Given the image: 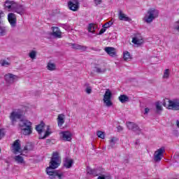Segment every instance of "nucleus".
Listing matches in <instances>:
<instances>
[{
  "label": "nucleus",
  "instance_id": "f257e3e1",
  "mask_svg": "<svg viewBox=\"0 0 179 179\" xmlns=\"http://www.w3.org/2000/svg\"><path fill=\"white\" fill-rule=\"evenodd\" d=\"M24 112L21 109H15L10 115V120L12 124L17 122L20 120L19 127L21 129V133L22 135H31L33 134V127H31V122L22 119Z\"/></svg>",
  "mask_w": 179,
  "mask_h": 179
},
{
  "label": "nucleus",
  "instance_id": "f03ea898",
  "mask_svg": "<svg viewBox=\"0 0 179 179\" xmlns=\"http://www.w3.org/2000/svg\"><path fill=\"white\" fill-rule=\"evenodd\" d=\"M59 166V155L58 152H53L50 166L46 169V173L50 179H64L65 176L59 170H55Z\"/></svg>",
  "mask_w": 179,
  "mask_h": 179
},
{
  "label": "nucleus",
  "instance_id": "7ed1b4c3",
  "mask_svg": "<svg viewBox=\"0 0 179 179\" xmlns=\"http://www.w3.org/2000/svg\"><path fill=\"white\" fill-rule=\"evenodd\" d=\"M4 6L8 9V12H15V13L20 15V16H23L24 12H26V7H24V6L19 4L13 1H6Z\"/></svg>",
  "mask_w": 179,
  "mask_h": 179
},
{
  "label": "nucleus",
  "instance_id": "20e7f679",
  "mask_svg": "<svg viewBox=\"0 0 179 179\" xmlns=\"http://www.w3.org/2000/svg\"><path fill=\"white\" fill-rule=\"evenodd\" d=\"M163 106L168 108V110H174L178 111L179 110V99H173V101L165 99H164Z\"/></svg>",
  "mask_w": 179,
  "mask_h": 179
},
{
  "label": "nucleus",
  "instance_id": "39448f33",
  "mask_svg": "<svg viewBox=\"0 0 179 179\" xmlns=\"http://www.w3.org/2000/svg\"><path fill=\"white\" fill-rule=\"evenodd\" d=\"M159 16V11L156 10L155 8H150L145 16L143 17L144 22L145 23H152L156 17H158Z\"/></svg>",
  "mask_w": 179,
  "mask_h": 179
},
{
  "label": "nucleus",
  "instance_id": "423d86ee",
  "mask_svg": "<svg viewBox=\"0 0 179 179\" xmlns=\"http://www.w3.org/2000/svg\"><path fill=\"white\" fill-rule=\"evenodd\" d=\"M45 127V124L44 122H41L40 124H38L36 127V130L39 134V139H45V138H48L50 135L51 134V132H50V126H47V131L45 132V134L43 136L41 134L44 132V127Z\"/></svg>",
  "mask_w": 179,
  "mask_h": 179
},
{
  "label": "nucleus",
  "instance_id": "0eeeda50",
  "mask_svg": "<svg viewBox=\"0 0 179 179\" xmlns=\"http://www.w3.org/2000/svg\"><path fill=\"white\" fill-rule=\"evenodd\" d=\"M113 97V93L110 89H106V92L103 95V103L106 107H111L113 106V102L111 101V98Z\"/></svg>",
  "mask_w": 179,
  "mask_h": 179
},
{
  "label": "nucleus",
  "instance_id": "6e6552de",
  "mask_svg": "<svg viewBox=\"0 0 179 179\" xmlns=\"http://www.w3.org/2000/svg\"><path fill=\"white\" fill-rule=\"evenodd\" d=\"M164 152H166L164 147L160 148L155 152L153 160L155 163H159L162 161Z\"/></svg>",
  "mask_w": 179,
  "mask_h": 179
},
{
  "label": "nucleus",
  "instance_id": "1a4fd4ad",
  "mask_svg": "<svg viewBox=\"0 0 179 179\" xmlns=\"http://www.w3.org/2000/svg\"><path fill=\"white\" fill-rule=\"evenodd\" d=\"M19 76L8 73L4 76V80H6V83H9L12 85V83H15V81L18 80Z\"/></svg>",
  "mask_w": 179,
  "mask_h": 179
},
{
  "label": "nucleus",
  "instance_id": "9d476101",
  "mask_svg": "<svg viewBox=\"0 0 179 179\" xmlns=\"http://www.w3.org/2000/svg\"><path fill=\"white\" fill-rule=\"evenodd\" d=\"M68 6L70 10L76 12L79 9V1L78 0H71L69 1Z\"/></svg>",
  "mask_w": 179,
  "mask_h": 179
},
{
  "label": "nucleus",
  "instance_id": "9b49d317",
  "mask_svg": "<svg viewBox=\"0 0 179 179\" xmlns=\"http://www.w3.org/2000/svg\"><path fill=\"white\" fill-rule=\"evenodd\" d=\"M8 20L11 26V27H15L17 22V18L16 15L13 13H10L8 15Z\"/></svg>",
  "mask_w": 179,
  "mask_h": 179
},
{
  "label": "nucleus",
  "instance_id": "f8f14e48",
  "mask_svg": "<svg viewBox=\"0 0 179 179\" xmlns=\"http://www.w3.org/2000/svg\"><path fill=\"white\" fill-rule=\"evenodd\" d=\"M127 127L130 131H134V132H137L138 134L141 132V128H139V126L134 122H127Z\"/></svg>",
  "mask_w": 179,
  "mask_h": 179
},
{
  "label": "nucleus",
  "instance_id": "ddd939ff",
  "mask_svg": "<svg viewBox=\"0 0 179 179\" xmlns=\"http://www.w3.org/2000/svg\"><path fill=\"white\" fill-rule=\"evenodd\" d=\"M133 44H136L137 45H141L143 44V38L141 36V34L136 35L133 38L132 41Z\"/></svg>",
  "mask_w": 179,
  "mask_h": 179
},
{
  "label": "nucleus",
  "instance_id": "4468645a",
  "mask_svg": "<svg viewBox=\"0 0 179 179\" xmlns=\"http://www.w3.org/2000/svg\"><path fill=\"white\" fill-rule=\"evenodd\" d=\"M104 51H106L108 55H110V57H115L117 55V51L115 50V48L106 47L104 48Z\"/></svg>",
  "mask_w": 179,
  "mask_h": 179
},
{
  "label": "nucleus",
  "instance_id": "2eb2a0df",
  "mask_svg": "<svg viewBox=\"0 0 179 179\" xmlns=\"http://www.w3.org/2000/svg\"><path fill=\"white\" fill-rule=\"evenodd\" d=\"M62 136L63 141H66L67 142H71V141H72V134L69 131H62Z\"/></svg>",
  "mask_w": 179,
  "mask_h": 179
},
{
  "label": "nucleus",
  "instance_id": "dca6fc26",
  "mask_svg": "<svg viewBox=\"0 0 179 179\" xmlns=\"http://www.w3.org/2000/svg\"><path fill=\"white\" fill-rule=\"evenodd\" d=\"M13 152L16 154L17 152H20V140H16L13 144Z\"/></svg>",
  "mask_w": 179,
  "mask_h": 179
},
{
  "label": "nucleus",
  "instance_id": "f3484780",
  "mask_svg": "<svg viewBox=\"0 0 179 179\" xmlns=\"http://www.w3.org/2000/svg\"><path fill=\"white\" fill-rule=\"evenodd\" d=\"M52 34L54 37H56L57 38H61L62 32H61V30H59V28H58L57 27H52Z\"/></svg>",
  "mask_w": 179,
  "mask_h": 179
},
{
  "label": "nucleus",
  "instance_id": "a211bd4d",
  "mask_svg": "<svg viewBox=\"0 0 179 179\" xmlns=\"http://www.w3.org/2000/svg\"><path fill=\"white\" fill-rule=\"evenodd\" d=\"M1 15H3V13H0V36H6V28L3 26V23L1 20Z\"/></svg>",
  "mask_w": 179,
  "mask_h": 179
},
{
  "label": "nucleus",
  "instance_id": "6ab92c4d",
  "mask_svg": "<svg viewBox=\"0 0 179 179\" xmlns=\"http://www.w3.org/2000/svg\"><path fill=\"white\" fill-rule=\"evenodd\" d=\"M70 45H71L72 48L74 50H80L81 51H86V50H87V47L76 43H70Z\"/></svg>",
  "mask_w": 179,
  "mask_h": 179
},
{
  "label": "nucleus",
  "instance_id": "aec40b11",
  "mask_svg": "<svg viewBox=\"0 0 179 179\" xmlns=\"http://www.w3.org/2000/svg\"><path fill=\"white\" fill-rule=\"evenodd\" d=\"M65 122V115L59 114L57 116V124L59 127H62Z\"/></svg>",
  "mask_w": 179,
  "mask_h": 179
},
{
  "label": "nucleus",
  "instance_id": "412c9836",
  "mask_svg": "<svg viewBox=\"0 0 179 179\" xmlns=\"http://www.w3.org/2000/svg\"><path fill=\"white\" fill-rule=\"evenodd\" d=\"M106 71H107L106 66H96L94 69V72H96V73H104Z\"/></svg>",
  "mask_w": 179,
  "mask_h": 179
},
{
  "label": "nucleus",
  "instance_id": "4be33fe9",
  "mask_svg": "<svg viewBox=\"0 0 179 179\" xmlns=\"http://www.w3.org/2000/svg\"><path fill=\"white\" fill-rule=\"evenodd\" d=\"M87 173L90 174V176H94V177H97V176L99 174L98 170L92 169L90 167H87Z\"/></svg>",
  "mask_w": 179,
  "mask_h": 179
},
{
  "label": "nucleus",
  "instance_id": "5701e85b",
  "mask_svg": "<svg viewBox=\"0 0 179 179\" xmlns=\"http://www.w3.org/2000/svg\"><path fill=\"white\" fill-rule=\"evenodd\" d=\"M119 19L120 20H124V22H129L131 21V18L127 16L122 10L119 11Z\"/></svg>",
  "mask_w": 179,
  "mask_h": 179
},
{
  "label": "nucleus",
  "instance_id": "b1692460",
  "mask_svg": "<svg viewBox=\"0 0 179 179\" xmlns=\"http://www.w3.org/2000/svg\"><path fill=\"white\" fill-rule=\"evenodd\" d=\"M118 100L120 101V103L124 104V103H127L128 101H129V96H128L125 94H121L118 97Z\"/></svg>",
  "mask_w": 179,
  "mask_h": 179
},
{
  "label": "nucleus",
  "instance_id": "393cba45",
  "mask_svg": "<svg viewBox=\"0 0 179 179\" xmlns=\"http://www.w3.org/2000/svg\"><path fill=\"white\" fill-rule=\"evenodd\" d=\"M123 58L124 61H127L128 62L132 59V56H131V53H129V52L124 51L123 52Z\"/></svg>",
  "mask_w": 179,
  "mask_h": 179
},
{
  "label": "nucleus",
  "instance_id": "a878e982",
  "mask_svg": "<svg viewBox=\"0 0 179 179\" xmlns=\"http://www.w3.org/2000/svg\"><path fill=\"white\" fill-rule=\"evenodd\" d=\"M72 164H73V160L69 159H66L65 162L64 164V167L66 169H71L72 167Z\"/></svg>",
  "mask_w": 179,
  "mask_h": 179
},
{
  "label": "nucleus",
  "instance_id": "bb28decb",
  "mask_svg": "<svg viewBox=\"0 0 179 179\" xmlns=\"http://www.w3.org/2000/svg\"><path fill=\"white\" fill-rule=\"evenodd\" d=\"M155 107L157 114H160L162 111H163V107L162 106V103H160L159 101L156 102Z\"/></svg>",
  "mask_w": 179,
  "mask_h": 179
},
{
  "label": "nucleus",
  "instance_id": "cd10ccee",
  "mask_svg": "<svg viewBox=\"0 0 179 179\" xmlns=\"http://www.w3.org/2000/svg\"><path fill=\"white\" fill-rule=\"evenodd\" d=\"M47 69L48 71H55L57 69V66L55 65V64L49 62L47 65Z\"/></svg>",
  "mask_w": 179,
  "mask_h": 179
},
{
  "label": "nucleus",
  "instance_id": "c85d7f7f",
  "mask_svg": "<svg viewBox=\"0 0 179 179\" xmlns=\"http://www.w3.org/2000/svg\"><path fill=\"white\" fill-rule=\"evenodd\" d=\"M14 160L17 162V163L20 164H23L24 163V159H23V157L20 155H16L14 157Z\"/></svg>",
  "mask_w": 179,
  "mask_h": 179
},
{
  "label": "nucleus",
  "instance_id": "c756f323",
  "mask_svg": "<svg viewBox=\"0 0 179 179\" xmlns=\"http://www.w3.org/2000/svg\"><path fill=\"white\" fill-rule=\"evenodd\" d=\"M117 141V138L115 137H113L110 141H109V146L108 149H113L114 146H115V142Z\"/></svg>",
  "mask_w": 179,
  "mask_h": 179
},
{
  "label": "nucleus",
  "instance_id": "7c9ffc66",
  "mask_svg": "<svg viewBox=\"0 0 179 179\" xmlns=\"http://www.w3.org/2000/svg\"><path fill=\"white\" fill-rule=\"evenodd\" d=\"M162 78L164 79H169L170 78V69H166L164 70Z\"/></svg>",
  "mask_w": 179,
  "mask_h": 179
},
{
  "label": "nucleus",
  "instance_id": "2f4dec72",
  "mask_svg": "<svg viewBox=\"0 0 179 179\" xmlns=\"http://www.w3.org/2000/svg\"><path fill=\"white\" fill-rule=\"evenodd\" d=\"M29 58L31 59H36V57H37V52L36 50H32L29 54Z\"/></svg>",
  "mask_w": 179,
  "mask_h": 179
},
{
  "label": "nucleus",
  "instance_id": "473e14b6",
  "mask_svg": "<svg viewBox=\"0 0 179 179\" xmlns=\"http://www.w3.org/2000/svg\"><path fill=\"white\" fill-rule=\"evenodd\" d=\"M24 150H33V144H31V143H27L24 148Z\"/></svg>",
  "mask_w": 179,
  "mask_h": 179
},
{
  "label": "nucleus",
  "instance_id": "72a5a7b5",
  "mask_svg": "<svg viewBox=\"0 0 179 179\" xmlns=\"http://www.w3.org/2000/svg\"><path fill=\"white\" fill-rule=\"evenodd\" d=\"M94 29H96V26L93 24H90L88 27V31H90V33H94Z\"/></svg>",
  "mask_w": 179,
  "mask_h": 179
},
{
  "label": "nucleus",
  "instance_id": "f704fd0d",
  "mask_svg": "<svg viewBox=\"0 0 179 179\" xmlns=\"http://www.w3.org/2000/svg\"><path fill=\"white\" fill-rule=\"evenodd\" d=\"M110 26H113V22L109 21L106 23H105L102 27H103V29H108V27H110Z\"/></svg>",
  "mask_w": 179,
  "mask_h": 179
},
{
  "label": "nucleus",
  "instance_id": "c9c22d12",
  "mask_svg": "<svg viewBox=\"0 0 179 179\" xmlns=\"http://www.w3.org/2000/svg\"><path fill=\"white\" fill-rule=\"evenodd\" d=\"M96 135L98 136V138H101V139H104V132L101 131H98L96 132Z\"/></svg>",
  "mask_w": 179,
  "mask_h": 179
},
{
  "label": "nucleus",
  "instance_id": "e433bc0d",
  "mask_svg": "<svg viewBox=\"0 0 179 179\" xmlns=\"http://www.w3.org/2000/svg\"><path fill=\"white\" fill-rule=\"evenodd\" d=\"M10 65V63L8 62H6V60H3L1 62V66H8Z\"/></svg>",
  "mask_w": 179,
  "mask_h": 179
},
{
  "label": "nucleus",
  "instance_id": "4c0bfd02",
  "mask_svg": "<svg viewBox=\"0 0 179 179\" xmlns=\"http://www.w3.org/2000/svg\"><path fill=\"white\" fill-rule=\"evenodd\" d=\"M85 92L87 93V94H90V93H92V87H87L85 90Z\"/></svg>",
  "mask_w": 179,
  "mask_h": 179
},
{
  "label": "nucleus",
  "instance_id": "58836bf2",
  "mask_svg": "<svg viewBox=\"0 0 179 179\" xmlns=\"http://www.w3.org/2000/svg\"><path fill=\"white\" fill-rule=\"evenodd\" d=\"M5 136V133L3 132V129H0V139H2Z\"/></svg>",
  "mask_w": 179,
  "mask_h": 179
},
{
  "label": "nucleus",
  "instance_id": "ea45409f",
  "mask_svg": "<svg viewBox=\"0 0 179 179\" xmlns=\"http://www.w3.org/2000/svg\"><path fill=\"white\" fill-rule=\"evenodd\" d=\"M97 179H111L110 176H99Z\"/></svg>",
  "mask_w": 179,
  "mask_h": 179
},
{
  "label": "nucleus",
  "instance_id": "a19ab883",
  "mask_svg": "<svg viewBox=\"0 0 179 179\" xmlns=\"http://www.w3.org/2000/svg\"><path fill=\"white\" fill-rule=\"evenodd\" d=\"M106 28L103 27V28L99 31V35L103 34L106 31Z\"/></svg>",
  "mask_w": 179,
  "mask_h": 179
},
{
  "label": "nucleus",
  "instance_id": "79ce46f5",
  "mask_svg": "<svg viewBox=\"0 0 179 179\" xmlns=\"http://www.w3.org/2000/svg\"><path fill=\"white\" fill-rule=\"evenodd\" d=\"M96 5H100L101 3V0H94Z\"/></svg>",
  "mask_w": 179,
  "mask_h": 179
},
{
  "label": "nucleus",
  "instance_id": "37998d69",
  "mask_svg": "<svg viewBox=\"0 0 179 179\" xmlns=\"http://www.w3.org/2000/svg\"><path fill=\"white\" fill-rule=\"evenodd\" d=\"M149 111H150V109H149V108H145L144 114H148Z\"/></svg>",
  "mask_w": 179,
  "mask_h": 179
},
{
  "label": "nucleus",
  "instance_id": "c03bdc74",
  "mask_svg": "<svg viewBox=\"0 0 179 179\" xmlns=\"http://www.w3.org/2000/svg\"><path fill=\"white\" fill-rule=\"evenodd\" d=\"M122 127H121V126H118L117 127V131H122Z\"/></svg>",
  "mask_w": 179,
  "mask_h": 179
},
{
  "label": "nucleus",
  "instance_id": "a18cd8bd",
  "mask_svg": "<svg viewBox=\"0 0 179 179\" xmlns=\"http://www.w3.org/2000/svg\"><path fill=\"white\" fill-rule=\"evenodd\" d=\"M124 163H127V164H128V163H129V159H124Z\"/></svg>",
  "mask_w": 179,
  "mask_h": 179
},
{
  "label": "nucleus",
  "instance_id": "49530a36",
  "mask_svg": "<svg viewBox=\"0 0 179 179\" xmlns=\"http://www.w3.org/2000/svg\"><path fill=\"white\" fill-rule=\"evenodd\" d=\"M139 144V140H137L135 143V145H138Z\"/></svg>",
  "mask_w": 179,
  "mask_h": 179
},
{
  "label": "nucleus",
  "instance_id": "de8ad7c7",
  "mask_svg": "<svg viewBox=\"0 0 179 179\" xmlns=\"http://www.w3.org/2000/svg\"><path fill=\"white\" fill-rule=\"evenodd\" d=\"M47 142L48 143V142H51V141H50V140H47Z\"/></svg>",
  "mask_w": 179,
  "mask_h": 179
},
{
  "label": "nucleus",
  "instance_id": "09e8293b",
  "mask_svg": "<svg viewBox=\"0 0 179 179\" xmlns=\"http://www.w3.org/2000/svg\"><path fill=\"white\" fill-rule=\"evenodd\" d=\"M0 152H1V149H0Z\"/></svg>",
  "mask_w": 179,
  "mask_h": 179
}]
</instances>
